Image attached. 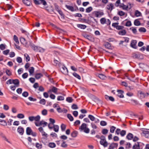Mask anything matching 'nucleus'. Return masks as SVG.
<instances>
[{"mask_svg": "<svg viewBox=\"0 0 149 149\" xmlns=\"http://www.w3.org/2000/svg\"><path fill=\"white\" fill-rule=\"evenodd\" d=\"M27 140L30 143L26 144V146L29 149H32L34 147H36L38 149H40L42 148V145L40 142H32V139L30 137H28L27 138Z\"/></svg>", "mask_w": 149, "mask_h": 149, "instance_id": "1", "label": "nucleus"}, {"mask_svg": "<svg viewBox=\"0 0 149 149\" xmlns=\"http://www.w3.org/2000/svg\"><path fill=\"white\" fill-rule=\"evenodd\" d=\"M87 125L86 124L83 123L81 124L80 127H79V129L81 131L84 130V132L86 133H88L90 131L89 129L87 127Z\"/></svg>", "mask_w": 149, "mask_h": 149, "instance_id": "2", "label": "nucleus"}, {"mask_svg": "<svg viewBox=\"0 0 149 149\" xmlns=\"http://www.w3.org/2000/svg\"><path fill=\"white\" fill-rule=\"evenodd\" d=\"M26 133L28 135H31L33 136H36L37 134L35 132H33L31 129L29 127H27L26 129Z\"/></svg>", "mask_w": 149, "mask_h": 149, "instance_id": "3", "label": "nucleus"}, {"mask_svg": "<svg viewBox=\"0 0 149 149\" xmlns=\"http://www.w3.org/2000/svg\"><path fill=\"white\" fill-rule=\"evenodd\" d=\"M42 137L41 139L42 142L45 145L47 143V134L45 131L41 133Z\"/></svg>", "mask_w": 149, "mask_h": 149, "instance_id": "4", "label": "nucleus"}, {"mask_svg": "<svg viewBox=\"0 0 149 149\" xmlns=\"http://www.w3.org/2000/svg\"><path fill=\"white\" fill-rule=\"evenodd\" d=\"M30 45L34 51L36 52L38 51L39 47L35 46L34 44L32 43L31 42H30Z\"/></svg>", "mask_w": 149, "mask_h": 149, "instance_id": "5", "label": "nucleus"}, {"mask_svg": "<svg viewBox=\"0 0 149 149\" xmlns=\"http://www.w3.org/2000/svg\"><path fill=\"white\" fill-rule=\"evenodd\" d=\"M93 100L96 102L97 103V104H102V101L96 97L95 96H93Z\"/></svg>", "mask_w": 149, "mask_h": 149, "instance_id": "6", "label": "nucleus"}, {"mask_svg": "<svg viewBox=\"0 0 149 149\" xmlns=\"http://www.w3.org/2000/svg\"><path fill=\"white\" fill-rule=\"evenodd\" d=\"M61 71L63 74L65 75L68 74V71L67 68L64 66L61 68Z\"/></svg>", "mask_w": 149, "mask_h": 149, "instance_id": "7", "label": "nucleus"}, {"mask_svg": "<svg viewBox=\"0 0 149 149\" xmlns=\"http://www.w3.org/2000/svg\"><path fill=\"white\" fill-rule=\"evenodd\" d=\"M137 43L136 40H132L131 42L130 46L133 48L136 49L137 47L136 46V44Z\"/></svg>", "mask_w": 149, "mask_h": 149, "instance_id": "8", "label": "nucleus"}, {"mask_svg": "<svg viewBox=\"0 0 149 149\" xmlns=\"http://www.w3.org/2000/svg\"><path fill=\"white\" fill-rule=\"evenodd\" d=\"M117 92L118 93L117 94V96L120 98H123L124 97V95L123 94L124 93L123 91L122 90H118L117 91Z\"/></svg>", "mask_w": 149, "mask_h": 149, "instance_id": "9", "label": "nucleus"}, {"mask_svg": "<svg viewBox=\"0 0 149 149\" xmlns=\"http://www.w3.org/2000/svg\"><path fill=\"white\" fill-rule=\"evenodd\" d=\"M138 95H140V97L141 98H143L146 96V95L144 93L140 91H138Z\"/></svg>", "mask_w": 149, "mask_h": 149, "instance_id": "10", "label": "nucleus"}, {"mask_svg": "<svg viewBox=\"0 0 149 149\" xmlns=\"http://www.w3.org/2000/svg\"><path fill=\"white\" fill-rule=\"evenodd\" d=\"M118 145L117 143H113L110 145L109 149H113L114 148H116Z\"/></svg>", "mask_w": 149, "mask_h": 149, "instance_id": "11", "label": "nucleus"}, {"mask_svg": "<svg viewBox=\"0 0 149 149\" xmlns=\"http://www.w3.org/2000/svg\"><path fill=\"white\" fill-rule=\"evenodd\" d=\"M58 89L55 87H53L52 88L50 89L48 91V93H51L52 92L55 93H56Z\"/></svg>", "mask_w": 149, "mask_h": 149, "instance_id": "12", "label": "nucleus"}, {"mask_svg": "<svg viewBox=\"0 0 149 149\" xmlns=\"http://www.w3.org/2000/svg\"><path fill=\"white\" fill-rule=\"evenodd\" d=\"M142 134H143L147 138L149 137V132L147 131L142 130Z\"/></svg>", "mask_w": 149, "mask_h": 149, "instance_id": "13", "label": "nucleus"}, {"mask_svg": "<svg viewBox=\"0 0 149 149\" xmlns=\"http://www.w3.org/2000/svg\"><path fill=\"white\" fill-rule=\"evenodd\" d=\"M18 132L21 135H22L24 132L23 128L22 127H19L17 130Z\"/></svg>", "mask_w": 149, "mask_h": 149, "instance_id": "14", "label": "nucleus"}, {"mask_svg": "<svg viewBox=\"0 0 149 149\" xmlns=\"http://www.w3.org/2000/svg\"><path fill=\"white\" fill-rule=\"evenodd\" d=\"M100 143L101 145L103 146L104 147H107L108 145V143L106 141H100Z\"/></svg>", "mask_w": 149, "mask_h": 149, "instance_id": "15", "label": "nucleus"}, {"mask_svg": "<svg viewBox=\"0 0 149 149\" xmlns=\"http://www.w3.org/2000/svg\"><path fill=\"white\" fill-rule=\"evenodd\" d=\"M13 83L14 84L16 87H18L19 86V81L18 79H15L13 80Z\"/></svg>", "mask_w": 149, "mask_h": 149, "instance_id": "16", "label": "nucleus"}, {"mask_svg": "<svg viewBox=\"0 0 149 149\" xmlns=\"http://www.w3.org/2000/svg\"><path fill=\"white\" fill-rule=\"evenodd\" d=\"M20 40L21 43L25 45H26L27 42L24 38L23 37H21L20 38Z\"/></svg>", "mask_w": 149, "mask_h": 149, "instance_id": "17", "label": "nucleus"}, {"mask_svg": "<svg viewBox=\"0 0 149 149\" xmlns=\"http://www.w3.org/2000/svg\"><path fill=\"white\" fill-rule=\"evenodd\" d=\"M121 30L120 31L118 32V34L119 35H121V36H123V35H125L126 33V31L125 29H121Z\"/></svg>", "mask_w": 149, "mask_h": 149, "instance_id": "18", "label": "nucleus"}, {"mask_svg": "<svg viewBox=\"0 0 149 149\" xmlns=\"http://www.w3.org/2000/svg\"><path fill=\"white\" fill-rule=\"evenodd\" d=\"M113 5L112 3H109L108 4L107 6V9L110 10H111L113 9Z\"/></svg>", "mask_w": 149, "mask_h": 149, "instance_id": "19", "label": "nucleus"}, {"mask_svg": "<svg viewBox=\"0 0 149 149\" xmlns=\"http://www.w3.org/2000/svg\"><path fill=\"white\" fill-rule=\"evenodd\" d=\"M132 148L133 149H139V142H137L133 146Z\"/></svg>", "mask_w": 149, "mask_h": 149, "instance_id": "20", "label": "nucleus"}, {"mask_svg": "<svg viewBox=\"0 0 149 149\" xmlns=\"http://www.w3.org/2000/svg\"><path fill=\"white\" fill-rule=\"evenodd\" d=\"M22 2L24 3L27 6H29L30 5L31 3L29 0H22Z\"/></svg>", "mask_w": 149, "mask_h": 149, "instance_id": "21", "label": "nucleus"}, {"mask_svg": "<svg viewBox=\"0 0 149 149\" xmlns=\"http://www.w3.org/2000/svg\"><path fill=\"white\" fill-rule=\"evenodd\" d=\"M133 137V135L131 133H129L127 136L126 138L128 140H131Z\"/></svg>", "mask_w": 149, "mask_h": 149, "instance_id": "22", "label": "nucleus"}, {"mask_svg": "<svg viewBox=\"0 0 149 149\" xmlns=\"http://www.w3.org/2000/svg\"><path fill=\"white\" fill-rule=\"evenodd\" d=\"M40 125L42 126L43 127H45L47 125V122L43 120H42L39 122Z\"/></svg>", "mask_w": 149, "mask_h": 149, "instance_id": "23", "label": "nucleus"}, {"mask_svg": "<svg viewBox=\"0 0 149 149\" xmlns=\"http://www.w3.org/2000/svg\"><path fill=\"white\" fill-rule=\"evenodd\" d=\"M78 132L76 131H74L71 134V136L73 137H75L77 136Z\"/></svg>", "mask_w": 149, "mask_h": 149, "instance_id": "24", "label": "nucleus"}, {"mask_svg": "<svg viewBox=\"0 0 149 149\" xmlns=\"http://www.w3.org/2000/svg\"><path fill=\"white\" fill-rule=\"evenodd\" d=\"M65 7L66 8H68L69 10H71L72 11H74V8L71 6H68L67 5H65Z\"/></svg>", "mask_w": 149, "mask_h": 149, "instance_id": "25", "label": "nucleus"}, {"mask_svg": "<svg viewBox=\"0 0 149 149\" xmlns=\"http://www.w3.org/2000/svg\"><path fill=\"white\" fill-rule=\"evenodd\" d=\"M77 26L79 28H80L81 29H85L86 26V25H84V24H78L77 25Z\"/></svg>", "mask_w": 149, "mask_h": 149, "instance_id": "26", "label": "nucleus"}, {"mask_svg": "<svg viewBox=\"0 0 149 149\" xmlns=\"http://www.w3.org/2000/svg\"><path fill=\"white\" fill-rule=\"evenodd\" d=\"M54 131L56 132H58L59 130V127L58 125H55L54 127Z\"/></svg>", "mask_w": 149, "mask_h": 149, "instance_id": "27", "label": "nucleus"}, {"mask_svg": "<svg viewBox=\"0 0 149 149\" xmlns=\"http://www.w3.org/2000/svg\"><path fill=\"white\" fill-rule=\"evenodd\" d=\"M104 45L105 47L108 49H110L111 47V45L110 43L108 42H105Z\"/></svg>", "mask_w": 149, "mask_h": 149, "instance_id": "28", "label": "nucleus"}, {"mask_svg": "<svg viewBox=\"0 0 149 149\" xmlns=\"http://www.w3.org/2000/svg\"><path fill=\"white\" fill-rule=\"evenodd\" d=\"M120 6L124 10H127L128 8V6L125 5L123 3H121L120 5Z\"/></svg>", "mask_w": 149, "mask_h": 149, "instance_id": "29", "label": "nucleus"}, {"mask_svg": "<svg viewBox=\"0 0 149 149\" xmlns=\"http://www.w3.org/2000/svg\"><path fill=\"white\" fill-rule=\"evenodd\" d=\"M48 146L50 148H54L56 146V144L54 143H50L48 144Z\"/></svg>", "mask_w": 149, "mask_h": 149, "instance_id": "30", "label": "nucleus"}, {"mask_svg": "<svg viewBox=\"0 0 149 149\" xmlns=\"http://www.w3.org/2000/svg\"><path fill=\"white\" fill-rule=\"evenodd\" d=\"M99 77L102 79H104L106 78V76L103 74H100L98 75Z\"/></svg>", "mask_w": 149, "mask_h": 149, "instance_id": "31", "label": "nucleus"}, {"mask_svg": "<svg viewBox=\"0 0 149 149\" xmlns=\"http://www.w3.org/2000/svg\"><path fill=\"white\" fill-rule=\"evenodd\" d=\"M58 12L61 16V19L63 20L64 19V15L61 10L59 11Z\"/></svg>", "mask_w": 149, "mask_h": 149, "instance_id": "32", "label": "nucleus"}, {"mask_svg": "<svg viewBox=\"0 0 149 149\" xmlns=\"http://www.w3.org/2000/svg\"><path fill=\"white\" fill-rule=\"evenodd\" d=\"M134 24L136 26H138L140 25V23L139 21L138 20H135L134 22Z\"/></svg>", "mask_w": 149, "mask_h": 149, "instance_id": "33", "label": "nucleus"}, {"mask_svg": "<svg viewBox=\"0 0 149 149\" xmlns=\"http://www.w3.org/2000/svg\"><path fill=\"white\" fill-rule=\"evenodd\" d=\"M34 120L36 121H38L40 120V117L39 115H37L36 116H34Z\"/></svg>", "mask_w": 149, "mask_h": 149, "instance_id": "34", "label": "nucleus"}, {"mask_svg": "<svg viewBox=\"0 0 149 149\" xmlns=\"http://www.w3.org/2000/svg\"><path fill=\"white\" fill-rule=\"evenodd\" d=\"M24 56L26 58V62L29 61L30 60V58L29 56L26 54H24Z\"/></svg>", "mask_w": 149, "mask_h": 149, "instance_id": "35", "label": "nucleus"}, {"mask_svg": "<svg viewBox=\"0 0 149 149\" xmlns=\"http://www.w3.org/2000/svg\"><path fill=\"white\" fill-rule=\"evenodd\" d=\"M42 76V75L41 73H38L36 74L35 75V78L37 79H38L40 78Z\"/></svg>", "mask_w": 149, "mask_h": 149, "instance_id": "36", "label": "nucleus"}, {"mask_svg": "<svg viewBox=\"0 0 149 149\" xmlns=\"http://www.w3.org/2000/svg\"><path fill=\"white\" fill-rule=\"evenodd\" d=\"M141 13L140 12L136 10L135 12V15L136 17H139L141 16Z\"/></svg>", "mask_w": 149, "mask_h": 149, "instance_id": "37", "label": "nucleus"}, {"mask_svg": "<svg viewBox=\"0 0 149 149\" xmlns=\"http://www.w3.org/2000/svg\"><path fill=\"white\" fill-rule=\"evenodd\" d=\"M34 69L33 67H30L29 69V72L30 74H33L34 72Z\"/></svg>", "mask_w": 149, "mask_h": 149, "instance_id": "38", "label": "nucleus"}, {"mask_svg": "<svg viewBox=\"0 0 149 149\" xmlns=\"http://www.w3.org/2000/svg\"><path fill=\"white\" fill-rule=\"evenodd\" d=\"M0 124L3 125H7L6 122L4 120H0Z\"/></svg>", "mask_w": 149, "mask_h": 149, "instance_id": "39", "label": "nucleus"}, {"mask_svg": "<svg viewBox=\"0 0 149 149\" xmlns=\"http://www.w3.org/2000/svg\"><path fill=\"white\" fill-rule=\"evenodd\" d=\"M92 9L93 8L91 7H89L86 9V13H89L92 10Z\"/></svg>", "mask_w": 149, "mask_h": 149, "instance_id": "40", "label": "nucleus"}, {"mask_svg": "<svg viewBox=\"0 0 149 149\" xmlns=\"http://www.w3.org/2000/svg\"><path fill=\"white\" fill-rule=\"evenodd\" d=\"M54 62L55 65H59L60 63V60L58 58V60H54Z\"/></svg>", "mask_w": 149, "mask_h": 149, "instance_id": "41", "label": "nucleus"}, {"mask_svg": "<svg viewBox=\"0 0 149 149\" xmlns=\"http://www.w3.org/2000/svg\"><path fill=\"white\" fill-rule=\"evenodd\" d=\"M73 75L75 77H76L77 79H81V77L78 74H77L75 72H74L73 73Z\"/></svg>", "mask_w": 149, "mask_h": 149, "instance_id": "42", "label": "nucleus"}, {"mask_svg": "<svg viewBox=\"0 0 149 149\" xmlns=\"http://www.w3.org/2000/svg\"><path fill=\"white\" fill-rule=\"evenodd\" d=\"M67 117L70 121H72L73 120V118L70 114H68Z\"/></svg>", "mask_w": 149, "mask_h": 149, "instance_id": "43", "label": "nucleus"}, {"mask_svg": "<svg viewBox=\"0 0 149 149\" xmlns=\"http://www.w3.org/2000/svg\"><path fill=\"white\" fill-rule=\"evenodd\" d=\"M55 125L52 123H49L48 124V127L50 129H52Z\"/></svg>", "mask_w": 149, "mask_h": 149, "instance_id": "44", "label": "nucleus"}, {"mask_svg": "<svg viewBox=\"0 0 149 149\" xmlns=\"http://www.w3.org/2000/svg\"><path fill=\"white\" fill-rule=\"evenodd\" d=\"M17 117L18 118H24V115L22 113H19L17 114Z\"/></svg>", "mask_w": 149, "mask_h": 149, "instance_id": "45", "label": "nucleus"}, {"mask_svg": "<svg viewBox=\"0 0 149 149\" xmlns=\"http://www.w3.org/2000/svg\"><path fill=\"white\" fill-rule=\"evenodd\" d=\"M13 39L17 43H19V41L17 37L15 35L13 36Z\"/></svg>", "mask_w": 149, "mask_h": 149, "instance_id": "46", "label": "nucleus"}, {"mask_svg": "<svg viewBox=\"0 0 149 149\" xmlns=\"http://www.w3.org/2000/svg\"><path fill=\"white\" fill-rule=\"evenodd\" d=\"M100 22L102 24H104L106 23V19L104 18H102L100 20Z\"/></svg>", "mask_w": 149, "mask_h": 149, "instance_id": "47", "label": "nucleus"}, {"mask_svg": "<svg viewBox=\"0 0 149 149\" xmlns=\"http://www.w3.org/2000/svg\"><path fill=\"white\" fill-rule=\"evenodd\" d=\"M88 117L92 121H94L95 119V117L91 115H89L88 116Z\"/></svg>", "mask_w": 149, "mask_h": 149, "instance_id": "48", "label": "nucleus"}, {"mask_svg": "<svg viewBox=\"0 0 149 149\" xmlns=\"http://www.w3.org/2000/svg\"><path fill=\"white\" fill-rule=\"evenodd\" d=\"M66 100L68 102L71 103L72 102L73 99L71 97H69L67 98Z\"/></svg>", "mask_w": 149, "mask_h": 149, "instance_id": "49", "label": "nucleus"}, {"mask_svg": "<svg viewBox=\"0 0 149 149\" xmlns=\"http://www.w3.org/2000/svg\"><path fill=\"white\" fill-rule=\"evenodd\" d=\"M139 30L140 32H145L146 31V29L144 27H141L139 29Z\"/></svg>", "mask_w": 149, "mask_h": 149, "instance_id": "50", "label": "nucleus"}, {"mask_svg": "<svg viewBox=\"0 0 149 149\" xmlns=\"http://www.w3.org/2000/svg\"><path fill=\"white\" fill-rule=\"evenodd\" d=\"M44 127H40L38 129L39 131L41 133L45 132V130L43 128Z\"/></svg>", "mask_w": 149, "mask_h": 149, "instance_id": "51", "label": "nucleus"}, {"mask_svg": "<svg viewBox=\"0 0 149 149\" xmlns=\"http://www.w3.org/2000/svg\"><path fill=\"white\" fill-rule=\"evenodd\" d=\"M108 132V130L106 129H103L102 131V133L103 134H107Z\"/></svg>", "mask_w": 149, "mask_h": 149, "instance_id": "52", "label": "nucleus"}, {"mask_svg": "<svg viewBox=\"0 0 149 149\" xmlns=\"http://www.w3.org/2000/svg\"><path fill=\"white\" fill-rule=\"evenodd\" d=\"M62 143L61 144V146L63 148H66L67 146V145L65 143V142L64 141H62Z\"/></svg>", "mask_w": 149, "mask_h": 149, "instance_id": "53", "label": "nucleus"}, {"mask_svg": "<svg viewBox=\"0 0 149 149\" xmlns=\"http://www.w3.org/2000/svg\"><path fill=\"white\" fill-rule=\"evenodd\" d=\"M39 103L40 104H41L43 105H44L45 104L46 101L45 99H42L40 101Z\"/></svg>", "mask_w": 149, "mask_h": 149, "instance_id": "54", "label": "nucleus"}, {"mask_svg": "<svg viewBox=\"0 0 149 149\" xmlns=\"http://www.w3.org/2000/svg\"><path fill=\"white\" fill-rule=\"evenodd\" d=\"M116 127L114 126H111L110 129V132L111 133H113L114 132V131L116 129Z\"/></svg>", "mask_w": 149, "mask_h": 149, "instance_id": "55", "label": "nucleus"}, {"mask_svg": "<svg viewBox=\"0 0 149 149\" xmlns=\"http://www.w3.org/2000/svg\"><path fill=\"white\" fill-rule=\"evenodd\" d=\"M47 78L48 79L49 81L51 83H53V80L52 78H51V77L47 74Z\"/></svg>", "mask_w": 149, "mask_h": 149, "instance_id": "56", "label": "nucleus"}, {"mask_svg": "<svg viewBox=\"0 0 149 149\" xmlns=\"http://www.w3.org/2000/svg\"><path fill=\"white\" fill-rule=\"evenodd\" d=\"M28 95L29 93L28 92L26 91L22 93V95L25 97H27L28 96Z\"/></svg>", "mask_w": 149, "mask_h": 149, "instance_id": "57", "label": "nucleus"}, {"mask_svg": "<svg viewBox=\"0 0 149 149\" xmlns=\"http://www.w3.org/2000/svg\"><path fill=\"white\" fill-rule=\"evenodd\" d=\"M126 132L125 130H122L120 132V134L121 136H123L126 134Z\"/></svg>", "mask_w": 149, "mask_h": 149, "instance_id": "58", "label": "nucleus"}, {"mask_svg": "<svg viewBox=\"0 0 149 149\" xmlns=\"http://www.w3.org/2000/svg\"><path fill=\"white\" fill-rule=\"evenodd\" d=\"M72 108L73 109H78L77 105L75 104H73L72 105Z\"/></svg>", "mask_w": 149, "mask_h": 149, "instance_id": "59", "label": "nucleus"}, {"mask_svg": "<svg viewBox=\"0 0 149 149\" xmlns=\"http://www.w3.org/2000/svg\"><path fill=\"white\" fill-rule=\"evenodd\" d=\"M100 124L102 126H104L107 125V123L106 122L104 121H101L100 122Z\"/></svg>", "mask_w": 149, "mask_h": 149, "instance_id": "60", "label": "nucleus"}, {"mask_svg": "<svg viewBox=\"0 0 149 149\" xmlns=\"http://www.w3.org/2000/svg\"><path fill=\"white\" fill-rule=\"evenodd\" d=\"M84 38L88 40H90L91 38V36L87 34H84Z\"/></svg>", "mask_w": 149, "mask_h": 149, "instance_id": "61", "label": "nucleus"}, {"mask_svg": "<svg viewBox=\"0 0 149 149\" xmlns=\"http://www.w3.org/2000/svg\"><path fill=\"white\" fill-rule=\"evenodd\" d=\"M118 14L120 16H123L125 15V13L122 11H120L118 12Z\"/></svg>", "mask_w": 149, "mask_h": 149, "instance_id": "62", "label": "nucleus"}, {"mask_svg": "<svg viewBox=\"0 0 149 149\" xmlns=\"http://www.w3.org/2000/svg\"><path fill=\"white\" fill-rule=\"evenodd\" d=\"M132 57L134 58H139V56L137 54H133Z\"/></svg>", "mask_w": 149, "mask_h": 149, "instance_id": "63", "label": "nucleus"}, {"mask_svg": "<svg viewBox=\"0 0 149 149\" xmlns=\"http://www.w3.org/2000/svg\"><path fill=\"white\" fill-rule=\"evenodd\" d=\"M64 97L61 96H58L57 97V100L58 101L63 100H64Z\"/></svg>", "mask_w": 149, "mask_h": 149, "instance_id": "64", "label": "nucleus"}]
</instances>
